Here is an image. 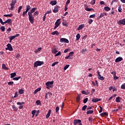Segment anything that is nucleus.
Segmentation results:
<instances>
[{
    "label": "nucleus",
    "instance_id": "dca6fc26",
    "mask_svg": "<svg viewBox=\"0 0 125 125\" xmlns=\"http://www.w3.org/2000/svg\"><path fill=\"white\" fill-rule=\"evenodd\" d=\"M16 2H17V0H12L11 3L10 4L11 6H15V3H16Z\"/></svg>",
    "mask_w": 125,
    "mask_h": 125
},
{
    "label": "nucleus",
    "instance_id": "5fc2aeb1",
    "mask_svg": "<svg viewBox=\"0 0 125 125\" xmlns=\"http://www.w3.org/2000/svg\"><path fill=\"white\" fill-rule=\"evenodd\" d=\"M85 51H86V49H83L81 52L83 54H84Z\"/></svg>",
    "mask_w": 125,
    "mask_h": 125
},
{
    "label": "nucleus",
    "instance_id": "473e14b6",
    "mask_svg": "<svg viewBox=\"0 0 125 125\" xmlns=\"http://www.w3.org/2000/svg\"><path fill=\"white\" fill-rule=\"evenodd\" d=\"M41 89H42L41 88H37L34 92V94H36V93H37V92H39V91H41Z\"/></svg>",
    "mask_w": 125,
    "mask_h": 125
},
{
    "label": "nucleus",
    "instance_id": "e433bc0d",
    "mask_svg": "<svg viewBox=\"0 0 125 125\" xmlns=\"http://www.w3.org/2000/svg\"><path fill=\"white\" fill-rule=\"evenodd\" d=\"M104 17V13H101L100 16L98 17V19H100L101 18H102V17Z\"/></svg>",
    "mask_w": 125,
    "mask_h": 125
},
{
    "label": "nucleus",
    "instance_id": "4be33fe9",
    "mask_svg": "<svg viewBox=\"0 0 125 125\" xmlns=\"http://www.w3.org/2000/svg\"><path fill=\"white\" fill-rule=\"evenodd\" d=\"M93 113H94V111L92 110H88L86 112L87 115H89V114H93Z\"/></svg>",
    "mask_w": 125,
    "mask_h": 125
},
{
    "label": "nucleus",
    "instance_id": "864d4df0",
    "mask_svg": "<svg viewBox=\"0 0 125 125\" xmlns=\"http://www.w3.org/2000/svg\"><path fill=\"white\" fill-rule=\"evenodd\" d=\"M95 14H94L93 15H91L90 16H89V18H94V17H95Z\"/></svg>",
    "mask_w": 125,
    "mask_h": 125
},
{
    "label": "nucleus",
    "instance_id": "a878e982",
    "mask_svg": "<svg viewBox=\"0 0 125 125\" xmlns=\"http://www.w3.org/2000/svg\"><path fill=\"white\" fill-rule=\"evenodd\" d=\"M2 69H4L5 70H8V67H6L4 63L2 64Z\"/></svg>",
    "mask_w": 125,
    "mask_h": 125
},
{
    "label": "nucleus",
    "instance_id": "a19ab883",
    "mask_svg": "<svg viewBox=\"0 0 125 125\" xmlns=\"http://www.w3.org/2000/svg\"><path fill=\"white\" fill-rule=\"evenodd\" d=\"M70 67V65L69 64H66L63 68V70H67L68 68Z\"/></svg>",
    "mask_w": 125,
    "mask_h": 125
},
{
    "label": "nucleus",
    "instance_id": "3c124183",
    "mask_svg": "<svg viewBox=\"0 0 125 125\" xmlns=\"http://www.w3.org/2000/svg\"><path fill=\"white\" fill-rule=\"evenodd\" d=\"M28 12H26V11H24L23 13H22V16L23 17H25V16H26V14H27V13Z\"/></svg>",
    "mask_w": 125,
    "mask_h": 125
},
{
    "label": "nucleus",
    "instance_id": "f257e3e1",
    "mask_svg": "<svg viewBox=\"0 0 125 125\" xmlns=\"http://www.w3.org/2000/svg\"><path fill=\"white\" fill-rule=\"evenodd\" d=\"M36 9L37 8L34 7L30 10V12H28L29 20L31 24H34V22L35 21L33 17V14L32 13H34V12L36 11Z\"/></svg>",
    "mask_w": 125,
    "mask_h": 125
},
{
    "label": "nucleus",
    "instance_id": "f03ea898",
    "mask_svg": "<svg viewBox=\"0 0 125 125\" xmlns=\"http://www.w3.org/2000/svg\"><path fill=\"white\" fill-rule=\"evenodd\" d=\"M43 64H44V62H43L37 61L34 62V67L37 68V67L39 66H42V65H43Z\"/></svg>",
    "mask_w": 125,
    "mask_h": 125
},
{
    "label": "nucleus",
    "instance_id": "b1692460",
    "mask_svg": "<svg viewBox=\"0 0 125 125\" xmlns=\"http://www.w3.org/2000/svg\"><path fill=\"white\" fill-rule=\"evenodd\" d=\"M101 117H104V116H108V113L107 112H103L100 114Z\"/></svg>",
    "mask_w": 125,
    "mask_h": 125
},
{
    "label": "nucleus",
    "instance_id": "774afa93",
    "mask_svg": "<svg viewBox=\"0 0 125 125\" xmlns=\"http://www.w3.org/2000/svg\"><path fill=\"white\" fill-rule=\"evenodd\" d=\"M19 57H20V53H18L17 55H16V58H17L18 59H19Z\"/></svg>",
    "mask_w": 125,
    "mask_h": 125
},
{
    "label": "nucleus",
    "instance_id": "0e129e2a",
    "mask_svg": "<svg viewBox=\"0 0 125 125\" xmlns=\"http://www.w3.org/2000/svg\"><path fill=\"white\" fill-rule=\"evenodd\" d=\"M92 120H93V118L91 117H89L88 119V121L89 122H90V123H92Z\"/></svg>",
    "mask_w": 125,
    "mask_h": 125
},
{
    "label": "nucleus",
    "instance_id": "338daca9",
    "mask_svg": "<svg viewBox=\"0 0 125 125\" xmlns=\"http://www.w3.org/2000/svg\"><path fill=\"white\" fill-rule=\"evenodd\" d=\"M0 23L2 25H4V22L2 21V20L1 18H0Z\"/></svg>",
    "mask_w": 125,
    "mask_h": 125
},
{
    "label": "nucleus",
    "instance_id": "603ef678",
    "mask_svg": "<svg viewBox=\"0 0 125 125\" xmlns=\"http://www.w3.org/2000/svg\"><path fill=\"white\" fill-rule=\"evenodd\" d=\"M37 15H39V12L38 11H36L34 12L33 16H37Z\"/></svg>",
    "mask_w": 125,
    "mask_h": 125
},
{
    "label": "nucleus",
    "instance_id": "1a4fd4ad",
    "mask_svg": "<svg viewBox=\"0 0 125 125\" xmlns=\"http://www.w3.org/2000/svg\"><path fill=\"white\" fill-rule=\"evenodd\" d=\"M122 60H123V58L121 57H119L116 59L115 62L116 63H118V62H121V61H122Z\"/></svg>",
    "mask_w": 125,
    "mask_h": 125
},
{
    "label": "nucleus",
    "instance_id": "de8ad7c7",
    "mask_svg": "<svg viewBox=\"0 0 125 125\" xmlns=\"http://www.w3.org/2000/svg\"><path fill=\"white\" fill-rule=\"evenodd\" d=\"M58 64V62H56L52 64V67H54L56 64Z\"/></svg>",
    "mask_w": 125,
    "mask_h": 125
},
{
    "label": "nucleus",
    "instance_id": "a211bd4d",
    "mask_svg": "<svg viewBox=\"0 0 125 125\" xmlns=\"http://www.w3.org/2000/svg\"><path fill=\"white\" fill-rule=\"evenodd\" d=\"M10 22H11V19H9L4 22V24H10Z\"/></svg>",
    "mask_w": 125,
    "mask_h": 125
},
{
    "label": "nucleus",
    "instance_id": "6e6552de",
    "mask_svg": "<svg viewBox=\"0 0 125 125\" xmlns=\"http://www.w3.org/2000/svg\"><path fill=\"white\" fill-rule=\"evenodd\" d=\"M60 20H61V19H58L56 21L55 25L58 26L59 27V26L60 25V24H61V22L60 21Z\"/></svg>",
    "mask_w": 125,
    "mask_h": 125
},
{
    "label": "nucleus",
    "instance_id": "6e6d98bb",
    "mask_svg": "<svg viewBox=\"0 0 125 125\" xmlns=\"http://www.w3.org/2000/svg\"><path fill=\"white\" fill-rule=\"evenodd\" d=\"M13 83H14V82H9L8 83V85H12V84H13Z\"/></svg>",
    "mask_w": 125,
    "mask_h": 125
},
{
    "label": "nucleus",
    "instance_id": "4d7b16f0",
    "mask_svg": "<svg viewBox=\"0 0 125 125\" xmlns=\"http://www.w3.org/2000/svg\"><path fill=\"white\" fill-rule=\"evenodd\" d=\"M51 12V10L47 11V12L45 13V15H47V14H50Z\"/></svg>",
    "mask_w": 125,
    "mask_h": 125
},
{
    "label": "nucleus",
    "instance_id": "bb28decb",
    "mask_svg": "<svg viewBox=\"0 0 125 125\" xmlns=\"http://www.w3.org/2000/svg\"><path fill=\"white\" fill-rule=\"evenodd\" d=\"M12 16H13V14H12L4 15V17H12Z\"/></svg>",
    "mask_w": 125,
    "mask_h": 125
},
{
    "label": "nucleus",
    "instance_id": "7c9ffc66",
    "mask_svg": "<svg viewBox=\"0 0 125 125\" xmlns=\"http://www.w3.org/2000/svg\"><path fill=\"white\" fill-rule=\"evenodd\" d=\"M31 9V6L29 5L26 6V11L28 12Z\"/></svg>",
    "mask_w": 125,
    "mask_h": 125
},
{
    "label": "nucleus",
    "instance_id": "39448f33",
    "mask_svg": "<svg viewBox=\"0 0 125 125\" xmlns=\"http://www.w3.org/2000/svg\"><path fill=\"white\" fill-rule=\"evenodd\" d=\"M54 83V82L53 81H51V82H47L45 83V85L46 86H49V87H52V84Z\"/></svg>",
    "mask_w": 125,
    "mask_h": 125
},
{
    "label": "nucleus",
    "instance_id": "423d86ee",
    "mask_svg": "<svg viewBox=\"0 0 125 125\" xmlns=\"http://www.w3.org/2000/svg\"><path fill=\"white\" fill-rule=\"evenodd\" d=\"M60 42H65V43H69V40L66 38H61Z\"/></svg>",
    "mask_w": 125,
    "mask_h": 125
},
{
    "label": "nucleus",
    "instance_id": "2f4dec72",
    "mask_svg": "<svg viewBox=\"0 0 125 125\" xmlns=\"http://www.w3.org/2000/svg\"><path fill=\"white\" fill-rule=\"evenodd\" d=\"M80 38H81V35H80V34L78 33V34L76 35V41H79Z\"/></svg>",
    "mask_w": 125,
    "mask_h": 125
},
{
    "label": "nucleus",
    "instance_id": "13d9d810",
    "mask_svg": "<svg viewBox=\"0 0 125 125\" xmlns=\"http://www.w3.org/2000/svg\"><path fill=\"white\" fill-rule=\"evenodd\" d=\"M59 55H61V52L59 51L58 53L56 54L55 56H59Z\"/></svg>",
    "mask_w": 125,
    "mask_h": 125
},
{
    "label": "nucleus",
    "instance_id": "37998d69",
    "mask_svg": "<svg viewBox=\"0 0 125 125\" xmlns=\"http://www.w3.org/2000/svg\"><path fill=\"white\" fill-rule=\"evenodd\" d=\"M85 10H86V11H91V10H93V9L86 7Z\"/></svg>",
    "mask_w": 125,
    "mask_h": 125
},
{
    "label": "nucleus",
    "instance_id": "393cba45",
    "mask_svg": "<svg viewBox=\"0 0 125 125\" xmlns=\"http://www.w3.org/2000/svg\"><path fill=\"white\" fill-rule=\"evenodd\" d=\"M10 76H11V77H10V78H11V79H12V78H14V77H16V73H11L10 74Z\"/></svg>",
    "mask_w": 125,
    "mask_h": 125
},
{
    "label": "nucleus",
    "instance_id": "9d476101",
    "mask_svg": "<svg viewBox=\"0 0 125 125\" xmlns=\"http://www.w3.org/2000/svg\"><path fill=\"white\" fill-rule=\"evenodd\" d=\"M83 28H84V24H80V25L79 26V27H78L77 30H78V31H80V30H82V29H83Z\"/></svg>",
    "mask_w": 125,
    "mask_h": 125
},
{
    "label": "nucleus",
    "instance_id": "7ed1b4c3",
    "mask_svg": "<svg viewBox=\"0 0 125 125\" xmlns=\"http://www.w3.org/2000/svg\"><path fill=\"white\" fill-rule=\"evenodd\" d=\"M6 46L7 47L5 48L6 50H9V51H12L13 50V48H12L11 44L8 43Z\"/></svg>",
    "mask_w": 125,
    "mask_h": 125
},
{
    "label": "nucleus",
    "instance_id": "c756f323",
    "mask_svg": "<svg viewBox=\"0 0 125 125\" xmlns=\"http://www.w3.org/2000/svg\"><path fill=\"white\" fill-rule=\"evenodd\" d=\"M19 93H20V94H23V93H24V90L23 89H19Z\"/></svg>",
    "mask_w": 125,
    "mask_h": 125
},
{
    "label": "nucleus",
    "instance_id": "20e7f679",
    "mask_svg": "<svg viewBox=\"0 0 125 125\" xmlns=\"http://www.w3.org/2000/svg\"><path fill=\"white\" fill-rule=\"evenodd\" d=\"M118 25H125V19L117 21Z\"/></svg>",
    "mask_w": 125,
    "mask_h": 125
},
{
    "label": "nucleus",
    "instance_id": "bf43d9fd",
    "mask_svg": "<svg viewBox=\"0 0 125 125\" xmlns=\"http://www.w3.org/2000/svg\"><path fill=\"white\" fill-rule=\"evenodd\" d=\"M72 59V57H71L69 55L65 57V59Z\"/></svg>",
    "mask_w": 125,
    "mask_h": 125
},
{
    "label": "nucleus",
    "instance_id": "79ce46f5",
    "mask_svg": "<svg viewBox=\"0 0 125 125\" xmlns=\"http://www.w3.org/2000/svg\"><path fill=\"white\" fill-rule=\"evenodd\" d=\"M63 22L62 23V24L63 25V26H65L66 27H67V26H68V25L67 24V22L66 21H65L63 20Z\"/></svg>",
    "mask_w": 125,
    "mask_h": 125
},
{
    "label": "nucleus",
    "instance_id": "f704fd0d",
    "mask_svg": "<svg viewBox=\"0 0 125 125\" xmlns=\"http://www.w3.org/2000/svg\"><path fill=\"white\" fill-rule=\"evenodd\" d=\"M23 8V6H20L18 10V13H20V12H21V9Z\"/></svg>",
    "mask_w": 125,
    "mask_h": 125
},
{
    "label": "nucleus",
    "instance_id": "72a5a7b5",
    "mask_svg": "<svg viewBox=\"0 0 125 125\" xmlns=\"http://www.w3.org/2000/svg\"><path fill=\"white\" fill-rule=\"evenodd\" d=\"M20 79H21V76H19L18 77L14 78L13 80L14 81H18L19 80H20Z\"/></svg>",
    "mask_w": 125,
    "mask_h": 125
},
{
    "label": "nucleus",
    "instance_id": "052dcab7",
    "mask_svg": "<svg viewBox=\"0 0 125 125\" xmlns=\"http://www.w3.org/2000/svg\"><path fill=\"white\" fill-rule=\"evenodd\" d=\"M74 54V52H70L69 53V55L70 57H72V56H73V55Z\"/></svg>",
    "mask_w": 125,
    "mask_h": 125
},
{
    "label": "nucleus",
    "instance_id": "49530a36",
    "mask_svg": "<svg viewBox=\"0 0 125 125\" xmlns=\"http://www.w3.org/2000/svg\"><path fill=\"white\" fill-rule=\"evenodd\" d=\"M90 4H92V5L95 4V0H92L90 2Z\"/></svg>",
    "mask_w": 125,
    "mask_h": 125
},
{
    "label": "nucleus",
    "instance_id": "f3484780",
    "mask_svg": "<svg viewBox=\"0 0 125 125\" xmlns=\"http://www.w3.org/2000/svg\"><path fill=\"white\" fill-rule=\"evenodd\" d=\"M51 113V110H49L48 113L46 115V119H48L50 117V113Z\"/></svg>",
    "mask_w": 125,
    "mask_h": 125
},
{
    "label": "nucleus",
    "instance_id": "8fccbe9b",
    "mask_svg": "<svg viewBox=\"0 0 125 125\" xmlns=\"http://www.w3.org/2000/svg\"><path fill=\"white\" fill-rule=\"evenodd\" d=\"M36 103L37 104V105H41V101L40 100L36 101Z\"/></svg>",
    "mask_w": 125,
    "mask_h": 125
},
{
    "label": "nucleus",
    "instance_id": "4468645a",
    "mask_svg": "<svg viewBox=\"0 0 125 125\" xmlns=\"http://www.w3.org/2000/svg\"><path fill=\"white\" fill-rule=\"evenodd\" d=\"M57 3V1H56V0H52L50 2V4H51L52 5H56Z\"/></svg>",
    "mask_w": 125,
    "mask_h": 125
},
{
    "label": "nucleus",
    "instance_id": "9b49d317",
    "mask_svg": "<svg viewBox=\"0 0 125 125\" xmlns=\"http://www.w3.org/2000/svg\"><path fill=\"white\" fill-rule=\"evenodd\" d=\"M98 101H101V99L95 98L92 100V102H93V103L98 102Z\"/></svg>",
    "mask_w": 125,
    "mask_h": 125
},
{
    "label": "nucleus",
    "instance_id": "c85d7f7f",
    "mask_svg": "<svg viewBox=\"0 0 125 125\" xmlns=\"http://www.w3.org/2000/svg\"><path fill=\"white\" fill-rule=\"evenodd\" d=\"M42 50V47L38 48L37 50L34 51L35 53H38L39 51H41Z\"/></svg>",
    "mask_w": 125,
    "mask_h": 125
},
{
    "label": "nucleus",
    "instance_id": "412c9836",
    "mask_svg": "<svg viewBox=\"0 0 125 125\" xmlns=\"http://www.w3.org/2000/svg\"><path fill=\"white\" fill-rule=\"evenodd\" d=\"M104 9L105 11H110V10H111V8L108 6H105L104 7Z\"/></svg>",
    "mask_w": 125,
    "mask_h": 125
},
{
    "label": "nucleus",
    "instance_id": "0eeeda50",
    "mask_svg": "<svg viewBox=\"0 0 125 125\" xmlns=\"http://www.w3.org/2000/svg\"><path fill=\"white\" fill-rule=\"evenodd\" d=\"M81 123H82V120L80 119L74 120L73 121V124L74 125H77L78 124H80Z\"/></svg>",
    "mask_w": 125,
    "mask_h": 125
},
{
    "label": "nucleus",
    "instance_id": "ddd939ff",
    "mask_svg": "<svg viewBox=\"0 0 125 125\" xmlns=\"http://www.w3.org/2000/svg\"><path fill=\"white\" fill-rule=\"evenodd\" d=\"M76 101L78 103L81 101V95H78L76 97Z\"/></svg>",
    "mask_w": 125,
    "mask_h": 125
},
{
    "label": "nucleus",
    "instance_id": "f8f14e48",
    "mask_svg": "<svg viewBox=\"0 0 125 125\" xmlns=\"http://www.w3.org/2000/svg\"><path fill=\"white\" fill-rule=\"evenodd\" d=\"M59 11V8L58 7V6H56L54 8L53 12L54 13H57V12Z\"/></svg>",
    "mask_w": 125,
    "mask_h": 125
},
{
    "label": "nucleus",
    "instance_id": "e2e57ef3",
    "mask_svg": "<svg viewBox=\"0 0 125 125\" xmlns=\"http://www.w3.org/2000/svg\"><path fill=\"white\" fill-rule=\"evenodd\" d=\"M92 22H93V20H92V19H89L88 21V23L89 24H91L92 23Z\"/></svg>",
    "mask_w": 125,
    "mask_h": 125
},
{
    "label": "nucleus",
    "instance_id": "09e8293b",
    "mask_svg": "<svg viewBox=\"0 0 125 125\" xmlns=\"http://www.w3.org/2000/svg\"><path fill=\"white\" fill-rule=\"evenodd\" d=\"M36 113H37V110H33L32 111V114H33V117H34V116H35V114H36Z\"/></svg>",
    "mask_w": 125,
    "mask_h": 125
},
{
    "label": "nucleus",
    "instance_id": "2eb2a0df",
    "mask_svg": "<svg viewBox=\"0 0 125 125\" xmlns=\"http://www.w3.org/2000/svg\"><path fill=\"white\" fill-rule=\"evenodd\" d=\"M51 35L54 36V35H56V36L59 35V32L58 31H55L51 33Z\"/></svg>",
    "mask_w": 125,
    "mask_h": 125
},
{
    "label": "nucleus",
    "instance_id": "c9c22d12",
    "mask_svg": "<svg viewBox=\"0 0 125 125\" xmlns=\"http://www.w3.org/2000/svg\"><path fill=\"white\" fill-rule=\"evenodd\" d=\"M87 108V105H85L82 107V111H85L86 110V108Z\"/></svg>",
    "mask_w": 125,
    "mask_h": 125
},
{
    "label": "nucleus",
    "instance_id": "cd10ccee",
    "mask_svg": "<svg viewBox=\"0 0 125 125\" xmlns=\"http://www.w3.org/2000/svg\"><path fill=\"white\" fill-rule=\"evenodd\" d=\"M16 97H18V92H16L15 93V96H12V98H16Z\"/></svg>",
    "mask_w": 125,
    "mask_h": 125
},
{
    "label": "nucleus",
    "instance_id": "aec40b11",
    "mask_svg": "<svg viewBox=\"0 0 125 125\" xmlns=\"http://www.w3.org/2000/svg\"><path fill=\"white\" fill-rule=\"evenodd\" d=\"M9 42H12V40L15 39V37L14 36H10L9 38Z\"/></svg>",
    "mask_w": 125,
    "mask_h": 125
},
{
    "label": "nucleus",
    "instance_id": "ea45409f",
    "mask_svg": "<svg viewBox=\"0 0 125 125\" xmlns=\"http://www.w3.org/2000/svg\"><path fill=\"white\" fill-rule=\"evenodd\" d=\"M87 101H88V98H86L85 99H84L83 100V103H84V104H85V103H86V102H87Z\"/></svg>",
    "mask_w": 125,
    "mask_h": 125
},
{
    "label": "nucleus",
    "instance_id": "5701e85b",
    "mask_svg": "<svg viewBox=\"0 0 125 125\" xmlns=\"http://www.w3.org/2000/svg\"><path fill=\"white\" fill-rule=\"evenodd\" d=\"M98 79H99V80H100L101 81H104V80H105V78L101 75L98 77Z\"/></svg>",
    "mask_w": 125,
    "mask_h": 125
},
{
    "label": "nucleus",
    "instance_id": "680f3d73",
    "mask_svg": "<svg viewBox=\"0 0 125 125\" xmlns=\"http://www.w3.org/2000/svg\"><path fill=\"white\" fill-rule=\"evenodd\" d=\"M71 0H67V1L65 3V5H68V4H69V3H70Z\"/></svg>",
    "mask_w": 125,
    "mask_h": 125
},
{
    "label": "nucleus",
    "instance_id": "6ab92c4d",
    "mask_svg": "<svg viewBox=\"0 0 125 125\" xmlns=\"http://www.w3.org/2000/svg\"><path fill=\"white\" fill-rule=\"evenodd\" d=\"M116 102H117V103H120L121 102V97H117L116 98L115 100Z\"/></svg>",
    "mask_w": 125,
    "mask_h": 125
},
{
    "label": "nucleus",
    "instance_id": "c03bdc74",
    "mask_svg": "<svg viewBox=\"0 0 125 125\" xmlns=\"http://www.w3.org/2000/svg\"><path fill=\"white\" fill-rule=\"evenodd\" d=\"M12 108L13 109L14 111H17V107L14 105L12 106Z\"/></svg>",
    "mask_w": 125,
    "mask_h": 125
},
{
    "label": "nucleus",
    "instance_id": "58836bf2",
    "mask_svg": "<svg viewBox=\"0 0 125 125\" xmlns=\"http://www.w3.org/2000/svg\"><path fill=\"white\" fill-rule=\"evenodd\" d=\"M122 10H123V9H122V6L121 5H120L119 7H118V11L119 12H122Z\"/></svg>",
    "mask_w": 125,
    "mask_h": 125
},
{
    "label": "nucleus",
    "instance_id": "a18cd8bd",
    "mask_svg": "<svg viewBox=\"0 0 125 125\" xmlns=\"http://www.w3.org/2000/svg\"><path fill=\"white\" fill-rule=\"evenodd\" d=\"M121 88L122 89H125V83L121 85Z\"/></svg>",
    "mask_w": 125,
    "mask_h": 125
},
{
    "label": "nucleus",
    "instance_id": "69168bd1",
    "mask_svg": "<svg viewBox=\"0 0 125 125\" xmlns=\"http://www.w3.org/2000/svg\"><path fill=\"white\" fill-rule=\"evenodd\" d=\"M119 79V77L118 76H116V75L113 76V79L114 80H118Z\"/></svg>",
    "mask_w": 125,
    "mask_h": 125
},
{
    "label": "nucleus",
    "instance_id": "4c0bfd02",
    "mask_svg": "<svg viewBox=\"0 0 125 125\" xmlns=\"http://www.w3.org/2000/svg\"><path fill=\"white\" fill-rule=\"evenodd\" d=\"M0 30H1L2 32H4V31H5V27H4L3 26H2L0 27Z\"/></svg>",
    "mask_w": 125,
    "mask_h": 125
}]
</instances>
